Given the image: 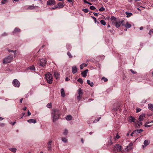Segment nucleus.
<instances>
[{"label":"nucleus","instance_id":"a19ab883","mask_svg":"<svg viewBox=\"0 0 153 153\" xmlns=\"http://www.w3.org/2000/svg\"><path fill=\"white\" fill-rule=\"evenodd\" d=\"M120 21L121 23V25H122L123 26H124L125 25V24L124 23V21L123 20H122L121 21Z\"/></svg>","mask_w":153,"mask_h":153},{"label":"nucleus","instance_id":"9d476101","mask_svg":"<svg viewBox=\"0 0 153 153\" xmlns=\"http://www.w3.org/2000/svg\"><path fill=\"white\" fill-rule=\"evenodd\" d=\"M145 116V114H142L140 115L139 117V121H141L143 120Z\"/></svg>","mask_w":153,"mask_h":153},{"label":"nucleus","instance_id":"7c9ffc66","mask_svg":"<svg viewBox=\"0 0 153 153\" xmlns=\"http://www.w3.org/2000/svg\"><path fill=\"white\" fill-rule=\"evenodd\" d=\"M120 138V137L118 134V133L116 135V136L114 138V140L116 141L117 139H118Z\"/></svg>","mask_w":153,"mask_h":153},{"label":"nucleus","instance_id":"6ab92c4d","mask_svg":"<svg viewBox=\"0 0 153 153\" xmlns=\"http://www.w3.org/2000/svg\"><path fill=\"white\" fill-rule=\"evenodd\" d=\"M61 96L63 97H65V94L64 89L63 88L61 89L60 90Z\"/></svg>","mask_w":153,"mask_h":153},{"label":"nucleus","instance_id":"338daca9","mask_svg":"<svg viewBox=\"0 0 153 153\" xmlns=\"http://www.w3.org/2000/svg\"><path fill=\"white\" fill-rule=\"evenodd\" d=\"M65 81H69V79H68V77H66L65 78Z\"/></svg>","mask_w":153,"mask_h":153},{"label":"nucleus","instance_id":"5701e85b","mask_svg":"<svg viewBox=\"0 0 153 153\" xmlns=\"http://www.w3.org/2000/svg\"><path fill=\"white\" fill-rule=\"evenodd\" d=\"M148 108L152 111H153V105L151 103L149 104L148 105Z\"/></svg>","mask_w":153,"mask_h":153},{"label":"nucleus","instance_id":"4d7b16f0","mask_svg":"<svg viewBox=\"0 0 153 153\" xmlns=\"http://www.w3.org/2000/svg\"><path fill=\"white\" fill-rule=\"evenodd\" d=\"M57 8H58V7L57 6H54V7H52L51 8V10H54Z\"/></svg>","mask_w":153,"mask_h":153},{"label":"nucleus","instance_id":"37998d69","mask_svg":"<svg viewBox=\"0 0 153 153\" xmlns=\"http://www.w3.org/2000/svg\"><path fill=\"white\" fill-rule=\"evenodd\" d=\"M82 11L85 13H87L88 12V10L87 8L83 9H82Z\"/></svg>","mask_w":153,"mask_h":153},{"label":"nucleus","instance_id":"a211bd4d","mask_svg":"<svg viewBox=\"0 0 153 153\" xmlns=\"http://www.w3.org/2000/svg\"><path fill=\"white\" fill-rule=\"evenodd\" d=\"M77 93L78 95H82L84 93L82 90L80 88H79L78 90Z\"/></svg>","mask_w":153,"mask_h":153},{"label":"nucleus","instance_id":"f03ea898","mask_svg":"<svg viewBox=\"0 0 153 153\" xmlns=\"http://www.w3.org/2000/svg\"><path fill=\"white\" fill-rule=\"evenodd\" d=\"M45 79L49 84H51L53 81L52 74L50 73L47 72L45 74Z\"/></svg>","mask_w":153,"mask_h":153},{"label":"nucleus","instance_id":"864d4df0","mask_svg":"<svg viewBox=\"0 0 153 153\" xmlns=\"http://www.w3.org/2000/svg\"><path fill=\"white\" fill-rule=\"evenodd\" d=\"M141 110V109L139 108H137L136 109V112L138 113L140 112Z\"/></svg>","mask_w":153,"mask_h":153},{"label":"nucleus","instance_id":"cd10ccee","mask_svg":"<svg viewBox=\"0 0 153 153\" xmlns=\"http://www.w3.org/2000/svg\"><path fill=\"white\" fill-rule=\"evenodd\" d=\"M126 17H127L131 16L133 14L131 13H129L127 12H126Z\"/></svg>","mask_w":153,"mask_h":153},{"label":"nucleus","instance_id":"de8ad7c7","mask_svg":"<svg viewBox=\"0 0 153 153\" xmlns=\"http://www.w3.org/2000/svg\"><path fill=\"white\" fill-rule=\"evenodd\" d=\"M66 47L68 50H70L71 48V45H66Z\"/></svg>","mask_w":153,"mask_h":153},{"label":"nucleus","instance_id":"f704fd0d","mask_svg":"<svg viewBox=\"0 0 153 153\" xmlns=\"http://www.w3.org/2000/svg\"><path fill=\"white\" fill-rule=\"evenodd\" d=\"M7 50L8 52H13L15 54H16V50H15V51L11 50L8 48L7 49Z\"/></svg>","mask_w":153,"mask_h":153},{"label":"nucleus","instance_id":"3c124183","mask_svg":"<svg viewBox=\"0 0 153 153\" xmlns=\"http://www.w3.org/2000/svg\"><path fill=\"white\" fill-rule=\"evenodd\" d=\"M90 8L92 10H94L96 9V7L94 6H91Z\"/></svg>","mask_w":153,"mask_h":153},{"label":"nucleus","instance_id":"a878e982","mask_svg":"<svg viewBox=\"0 0 153 153\" xmlns=\"http://www.w3.org/2000/svg\"><path fill=\"white\" fill-rule=\"evenodd\" d=\"M72 117L71 115H67L65 117V119L67 120H70L72 119Z\"/></svg>","mask_w":153,"mask_h":153},{"label":"nucleus","instance_id":"4468645a","mask_svg":"<svg viewBox=\"0 0 153 153\" xmlns=\"http://www.w3.org/2000/svg\"><path fill=\"white\" fill-rule=\"evenodd\" d=\"M21 31L20 29L17 27H16L13 32H12V34H14L16 33H19Z\"/></svg>","mask_w":153,"mask_h":153},{"label":"nucleus","instance_id":"79ce46f5","mask_svg":"<svg viewBox=\"0 0 153 153\" xmlns=\"http://www.w3.org/2000/svg\"><path fill=\"white\" fill-rule=\"evenodd\" d=\"M47 107L49 108H51L52 107V104L51 103H48L47 105Z\"/></svg>","mask_w":153,"mask_h":153},{"label":"nucleus","instance_id":"49530a36","mask_svg":"<svg viewBox=\"0 0 153 153\" xmlns=\"http://www.w3.org/2000/svg\"><path fill=\"white\" fill-rule=\"evenodd\" d=\"M105 10V8L103 7H101L99 9V10L100 11H103Z\"/></svg>","mask_w":153,"mask_h":153},{"label":"nucleus","instance_id":"052dcab7","mask_svg":"<svg viewBox=\"0 0 153 153\" xmlns=\"http://www.w3.org/2000/svg\"><path fill=\"white\" fill-rule=\"evenodd\" d=\"M27 114L28 116H29L31 114V113L29 111H28L27 112Z\"/></svg>","mask_w":153,"mask_h":153},{"label":"nucleus","instance_id":"ea45409f","mask_svg":"<svg viewBox=\"0 0 153 153\" xmlns=\"http://www.w3.org/2000/svg\"><path fill=\"white\" fill-rule=\"evenodd\" d=\"M113 143L112 142L111 140H109V141L108 142V146H111L112 144Z\"/></svg>","mask_w":153,"mask_h":153},{"label":"nucleus","instance_id":"412c9836","mask_svg":"<svg viewBox=\"0 0 153 153\" xmlns=\"http://www.w3.org/2000/svg\"><path fill=\"white\" fill-rule=\"evenodd\" d=\"M52 141H50L48 143V150L50 151L51 150V143H52Z\"/></svg>","mask_w":153,"mask_h":153},{"label":"nucleus","instance_id":"8fccbe9b","mask_svg":"<svg viewBox=\"0 0 153 153\" xmlns=\"http://www.w3.org/2000/svg\"><path fill=\"white\" fill-rule=\"evenodd\" d=\"M68 133V131L67 130L65 129L64 131L63 132V134L65 135H67Z\"/></svg>","mask_w":153,"mask_h":153},{"label":"nucleus","instance_id":"4c0bfd02","mask_svg":"<svg viewBox=\"0 0 153 153\" xmlns=\"http://www.w3.org/2000/svg\"><path fill=\"white\" fill-rule=\"evenodd\" d=\"M101 118V117H100L98 118H97V119H95L93 122V123H97V122L99 121V120H100V119Z\"/></svg>","mask_w":153,"mask_h":153},{"label":"nucleus","instance_id":"2eb2a0df","mask_svg":"<svg viewBox=\"0 0 153 153\" xmlns=\"http://www.w3.org/2000/svg\"><path fill=\"white\" fill-rule=\"evenodd\" d=\"M136 120V119L134 118V117H133L132 116H131L129 117L128 121L129 122H132L135 123V121Z\"/></svg>","mask_w":153,"mask_h":153},{"label":"nucleus","instance_id":"9b49d317","mask_svg":"<svg viewBox=\"0 0 153 153\" xmlns=\"http://www.w3.org/2000/svg\"><path fill=\"white\" fill-rule=\"evenodd\" d=\"M72 72L73 74H75L77 72V70L76 66L74 65L72 67Z\"/></svg>","mask_w":153,"mask_h":153},{"label":"nucleus","instance_id":"1a4fd4ad","mask_svg":"<svg viewBox=\"0 0 153 153\" xmlns=\"http://www.w3.org/2000/svg\"><path fill=\"white\" fill-rule=\"evenodd\" d=\"M39 7L34 6L33 4L32 5L29 6L27 8V9L32 10L34 9H36V8H38Z\"/></svg>","mask_w":153,"mask_h":153},{"label":"nucleus","instance_id":"c03bdc74","mask_svg":"<svg viewBox=\"0 0 153 153\" xmlns=\"http://www.w3.org/2000/svg\"><path fill=\"white\" fill-rule=\"evenodd\" d=\"M136 131H137V133H141V132L143 131V130L142 129H137Z\"/></svg>","mask_w":153,"mask_h":153},{"label":"nucleus","instance_id":"f257e3e1","mask_svg":"<svg viewBox=\"0 0 153 153\" xmlns=\"http://www.w3.org/2000/svg\"><path fill=\"white\" fill-rule=\"evenodd\" d=\"M51 114L53 122L58 120L60 116V113L58 109H53Z\"/></svg>","mask_w":153,"mask_h":153},{"label":"nucleus","instance_id":"69168bd1","mask_svg":"<svg viewBox=\"0 0 153 153\" xmlns=\"http://www.w3.org/2000/svg\"><path fill=\"white\" fill-rule=\"evenodd\" d=\"M67 1L69 2H72V4H73V3L72 2V0H67Z\"/></svg>","mask_w":153,"mask_h":153},{"label":"nucleus","instance_id":"774afa93","mask_svg":"<svg viewBox=\"0 0 153 153\" xmlns=\"http://www.w3.org/2000/svg\"><path fill=\"white\" fill-rule=\"evenodd\" d=\"M83 1L85 3L87 4L88 2L86 0H83Z\"/></svg>","mask_w":153,"mask_h":153},{"label":"nucleus","instance_id":"7ed1b4c3","mask_svg":"<svg viewBox=\"0 0 153 153\" xmlns=\"http://www.w3.org/2000/svg\"><path fill=\"white\" fill-rule=\"evenodd\" d=\"M13 56L10 55L4 58L3 60V63L4 64H6L10 63L12 60Z\"/></svg>","mask_w":153,"mask_h":153},{"label":"nucleus","instance_id":"e2e57ef3","mask_svg":"<svg viewBox=\"0 0 153 153\" xmlns=\"http://www.w3.org/2000/svg\"><path fill=\"white\" fill-rule=\"evenodd\" d=\"M93 14L95 16H98V13H94Z\"/></svg>","mask_w":153,"mask_h":153},{"label":"nucleus","instance_id":"f3484780","mask_svg":"<svg viewBox=\"0 0 153 153\" xmlns=\"http://www.w3.org/2000/svg\"><path fill=\"white\" fill-rule=\"evenodd\" d=\"M28 123H36V120L32 119H30L27 120Z\"/></svg>","mask_w":153,"mask_h":153},{"label":"nucleus","instance_id":"aec40b11","mask_svg":"<svg viewBox=\"0 0 153 153\" xmlns=\"http://www.w3.org/2000/svg\"><path fill=\"white\" fill-rule=\"evenodd\" d=\"M54 76L56 79H58L60 75V74L59 73L57 72H55L54 74Z\"/></svg>","mask_w":153,"mask_h":153},{"label":"nucleus","instance_id":"423d86ee","mask_svg":"<svg viewBox=\"0 0 153 153\" xmlns=\"http://www.w3.org/2000/svg\"><path fill=\"white\" fill-rule=\"evenodd\" d=\"M13 85L16 87L18 88L20 86V82L16 79H14L12 82Z\"/></svg>","mask_w":153,"mask_h":153},{"label":"nucleus","instance_id":"6e6552de","mask_svg":"<svg viewBox=\"0 0 153 153\" xmlns=\"http://www.w3.org/2000/svg\"><path fill=\"white\" fill-rule=\"evenodd\" d=\"M56 4L55 1L54 0H49L47 1V5H54Z\"/></svg>","mask_w":153,"mask_h":153},{"label":"nucleus","instance_id":"680f3d73","mask_svg":"<svg viewBox=\"0 0 153 153\" xmlns=\"http://www.w3.org/2000/svg\"><path fill=\"white\" fill-rule=\"evenodd\" d=\"M1 3L2 4H5V2L4 1V0H3L1 2Z\"/></svg>","mask_w":153,"mask_h":153},{"label":"nucleus","instance_id":"c85d7f7f","mask_svg":"<svg viewBox=\"0 0 153 153\" xmlns=\"http://www.w3.org/2000/svg\"><path fill=\"white\" fill-rule=\"evenodd\" d=\"M149 143V142L148 140H146L144 141V144L145 146L148 145Z\"/></svg>","mask_w":153,"mask_h":153},{"label":"nucleus","instance_id":"4be33fe9","mask_svg":"<svg viewBox=\"0 0 153 153\" xmlns=\"http://www.w3.org/2000/svg\"><path fill=\"white\" fill-rule=\"evenodd\" d=\"M124 26L126 27V28H129L131 27V24H129L128 22H127L125 24Z\"/></svg>","mask_w":153,"mask_h":153},{"label":"nucleus","instance_id":"0eeeda50","mask_svg":"<svg viewBox=\"0 0 153 153\" xmlns=\"http://www.w3.org/2000/svg\"><path fill=\"white\" fill-rule=\"evenodd\" d=\"M133 143H130L126 148L125 150L126 151H128L129 150L132 149V146Z\"/></svg>","mask_w":153,"mask_h":153},{"label":"nucleus","instance_id":"20e7f679","mask_svg":"<svg viewBox=\"0 0 153 153\" xmlns=\"http://www.w3.org/2000/svg\"><path fill=\"white\" fill-rule=\"evenodd\" d=\"M122 147L119 144H116L114 147V151L115 152H120L122 149Z\"/></svg>","mask_w":153,"mask_h":153},{"label":"nucleus","instance_id":"2f4dec72","mask_svg":"<svg viewBox=\"0 0 153 153\" xmlns=\"http://www.w3.org/2000/svg\"><path fill=\"white\" fill-rule=\"evenodd\" d=\"M77 81L79 82L81 84H82L83 83V80L81 78H79L77 79Z\"/></svg>","mask_w":153,"mask_h":153},{"label":"nucleus","instance_id":"b1692460","mask_svg":"<svg viewBox=\"0 0 153 153\" xmlns=\"http://www.w3.org/2000/svg\"><path fill=\"white\" fill-rule=\"evenodd\" d=\"M87 83L88 85H90L91 87H92L94 85V83L92 82H91L89 80H87Z\"/></svg>","mask_w":153,"mask_h":153},{"label":"nucleus","instance_id":"a18cd8bd","mask_svg":"<svg viewBox=\"0 0 153 153\" xmlns=\"http://www.w3.org/2000/svg\"><path fill=\"white\" fill-rule=\"evenodd\" d=\"M102 80H103L105 82H107L108 81V79L105 77H103L102 78Z\"/></svg>","mask_w":153,"mask_h":153},{"label":"nucleus","instance_id":"39448f33","mask_svg":"<svg viewBox=\"0 0 153 153\" xmlns=\"http://www.w3.org/2000/svg\"><path fill=\"white\" fill-rule=\"evenodd\" d=\"M47 61L45 59H42L39 60V62L38 63L39 66L44 67L45 66L46 64Z\"/></svg>","mask_w":153,"mask_h":153},{"label":"nucleus","instance_id":"bb28decb","mask_svg":"<svg viewBox=\"0 0 153 153\" xmlns=\"http://www.w3.org/2000/svg\"><path fill=\"white\" fill-rule=\"evenodd\" d=\"M28 69H30L32 71H35V68L34 66V65H32L31 66H30L28 67L27 68Z\"/></svg>","mask_w":153,"mask_h":153},{"label":"nucleus","instance_id":"0e129e2a","mask_svg":"<svg viewBox=\"0 0 153 153\" xmlns=\"http://www.w3.org/2000/svg\"><path fill=\"white\" fill-rule=\"evenodd\" d=\"M22 117H21V118H22L25 115V113H22Z\"/></svg>","mask_w":153,"mask_h":153},{"label":"nucleus","instance_id":"6e6d98bb","mask_svg":"<svg viewBox=\"0 0 153 153\" xmlns=\"http://www.w3.org/2000/svg\"><path fill=\"white\" fill-rule=\"evenodd\" d=\"M130 71L133 74H136V72L134 71H133V70L132 69H131Z\"/></svg>","mask_w":153,"mask_h":153},{"label":"nucleus","instance_id":"bf43d9fd","mask_svg":"<svg viewBox=\"0 0 153 153\" xmlns=\"http://www.w3.org/2000/svg\"><path fill=\"white\" fill-rule=\"evenodd\" d=\"M144 126H145V127H150V125H148L147 123H146V124L144 125Z\"/></svg>","mask_w":153,"mask_h":153},{"label":"nucleus","instance_id":"13d9d810","mask_svg":"<svg viewBox=\"0 0 153 153\" xmlns=\"http://www.w3.org/2000/svg\"><path fill=\"white\" fill-rule=\"evenodd\" d=\"M133 132L134 133V134H135L136 135L138 134L137 132V131H136V130H134L133 131Z\"/></svg>","mask_w":153,"mask_h":153},{"label":"nucleus","instance_id":"e433bc0d","mask_svg":"<svg viewBox=\"0 0 153 153\" xmlns=\"http://www.w3.org/2000/svg\"><path fill=\"white\" fill-rule=\"evenodd\" d=\"M111 19L112 20H114L115 22L117 21L116 18L114 16H112Z\"/></svg>","mask_w":153,"mask_h":153},{"label":"nucleus","instance_id":"5fc2aeb1","mask_svg":"<svg viewBox=\"0 0 153 153\" xmlns=\"http://www.w3.org/2000/svg\"><path fill=\"white\" fill-rule=\"evenodd\" d=\"M152 33H153V30H149V34L150 35H151Z\"/></svg>","mask_w":153,"mask_h":153},{"label":"nucleus","instance_id":"603ef678","mask_svg":"<svg viewBox=\"0 0 153 153\" xmlns=\"http://www.w3.org/2000/svg\"><path fill=\"white\" fill-rule=\"evenodd\" d=\"M7 35V34L5 32H4L3 33H2L1 36H6Z\"/></svg>","mask_w":153,"mask_h":153},{"label":"nucleus","instance_id":"c9c22d12","mask_svg":"<svg viewBox=\"0 0 153 153\" xmlns=\"http://www.w3.org/2000/svg\"><path fill=\"white\" fill-rule=\"evenodd\" d=\"M100 23L103 25H106V22L104 20H101L100 21Z\"/></svg>","mask_w":153,"mask_h":153},{"label":"nucleus","instance_id":"dca6fc26","mask_svg":"<svg viewBox=\"0 0 153 153\" xmlns=\"http://www.w3.org/2000/svg\"><path fill=\"white\" fill-rule=\"evenodd\" d=\"M57 5L58 8H62L64 6L65 4L64 3L59 2L57 4Z\"/></svg>","mask_w":153,"mask_h":153},{"label":"nucleus","instance_id":"473e14b6","mask_svg":"<svg viewBox=\"0 0 153 153\" xmlns=\"http://www.w3.org/2000/svg\"><path fill=\"white\" fill-rule=\"evenodd\" d=\"M137 122L138 123L136 125V127L137 128L140 127L142 125V122H139L138 121H137Z\"/></svg>","mask_w":153,"mask_h":153},{"label":"nucleus","instance_id":"c756f323","mask_svg":"<svg viewBox=\"0 0 153 153\" xmlns=\"http://www.w3.org/2000/svg\"><path fill=\"white\" fill-rule=\"evenodd\" d=\"M82 95H78L77 97H76V99L78 101H80L82 97Z\"/></svg>","mask_w":153,"mask_h":153},{"label":"nucleus","instance_id":"72a5a7b5","mask_svg":"<svg viewBox=\"0 0 153 153\" xmlns=\"http://www.w3.org/2000/svg\"><path fill=\"white\" fill-rule=\"evenodd\" d=\"M10 150L13 152H15L16 151V149L15 148H11L10 149Z\"/></svg>","mask_w":153,"mask_h":153},{"label":"nucleus","instance_id":"09e8293b","mask_svg":"<svg viewBox=\"0 0 153 153\" xmlns=\"http://www.w3.org/2000/svg\"><path fill=\"white\" fill-rule=\"evenodd\" d=\"M67 54L70 58H71L72 57V56L71 53L69 52H68Z\"/></svg>","mask_w":153,"mask_h":153},{"label":"nucleus","instance_id":"ddd939ff","mask_svg":"<svg viewBox=\"0 0 153 153\" xmlns=\"http://www.w3.org/2000/svg\"><path fill=\"white\" fill-rule=\"evenodd\" d=\"M88 69H86L81 73V74L83 77H86L87 75L88 72Z\"/></svg>","mask_w":153,"mask_h":153},{"label":"nucleus","instance_id":"f8f14e48","mask_svg":"<svg viewBox=\"0 0 153 153\" xmlns=\"http://www.w3.org/2000/svg\"><path fill=\"white\" fill-rule=\"evenodd\" d=\"M114 25L115 27L117 28H118L121 25L120 20H117L114 23Z\"/></svg>","mask_w":153,"mask_h":153},{"label":"nucleus","instance_id":"393cba45","mask_svg":"<svg viewBox=\"0 0 153 153\" xmlns=\"http://www.w3.org/2000/svg\"><path fill=\"white\" fill-rule=\"evenodd\" d=\"M87 65V64L85 63H82L81 64L80 66V68L81 70H82L84 67H86Z\"/></svg>","mask_w":153,"mask_h":153},{"label":"nucleus","instance_id":"58836bf2","mask_svg":"<svg viewBox=\"0 0 153 153\" xmlns=\"http://www.w3.org/2000/svg\"><path fill=\"white\" fill-rule=\"evenodd\" d=\"M62 141L65 143H66L67 142V140L65 137L62 138Z\"/></svg>","mask_w":153,"mask_h":153}]
</instances>
